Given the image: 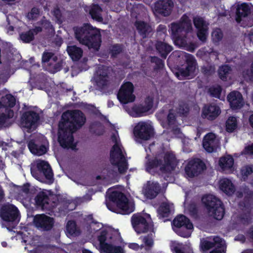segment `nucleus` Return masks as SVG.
I'll list each match as a JSON object with an SVG mask.
<instances>
[{"instance_id":"1","label":"nucleus","mask_w":253,"mask_h":253,"mask_svg":"<svg viewBox=\"0 0 253 253\" xmlns=\"http://www.w3.org/2000/svg\"><path fill=\"white\" fill-rule=\"evenodd\" d=\"M85 118L78 110L68 111L62 116L59 124L58 142L63 148L75 149L76 144L74 141L73 133L84 125Z\"/></svg>"},{"instance_id":"2","label":"nucleus","mask_w":253,"mask_h":253,"mask_svg":"<svg viewBox=\"0 0 253 253\" xmlns=\"http://www.w3.org/2000/svg\"><path fill=\"white\" fill-rule=\"evenodd\" d=\"M170 28L172 39L176 45L189 51L194 50L189 35L192 28L191 21L187 16H182L179 23L171 24Z\"/></svg>"},{"instance_id":"3","label":"nucleus","mask_w":253,"mask_h":253,"mask_svg":"<svg viewBox=\"0 0 253 253\" xmlns=\"http://www.w3.org/2000/svg\"><path fill=\"white\" fill-rule=\"evenodd\" d=\"M177 163L175 156L172 152H164L158 155L154 160L146 163V170L152 174L159 171L168 173L174 170Z\"/></svg>"},{"instance_id":"4","label":"nucleus","mask_w":253,"mask_h":253,"mask_svg":"<svg viewBox=\"0 0 253 253\" xmlns=\"http://www.w3.org/2000/svg\"><path fill=\"white\" fill-rule=\"evenodd\" d=\"M76 39L82 44L86 45L89 48L97 50L100 45L101 35L98 29L94 28L89 24L75 29Z\"/></svg>"},{"instance_id":"5","label":"nucleus","mask_w":253,"mask_h":253,"mask_svg":"<svg viewBox=\"0 0 253 253\" xmlns=\"http://www.w3.org/2000/svg\"><path fill=\"white\" fill-rule=\"evenodd\" d=\"M111 140L114 143L110 152V162L116 166L120 173L124 172L127 169V164L121 144L118 132L114 130L111 135Z\"/></svg>"},{"instance_id":"6","label":"nucleus","mask_w":253,"mask_h":253,"mask_svg":"<svg viewBox=\"0 0 253 253\" xmlns=\"http://www.w3.org/2000/svg\"><path fill=\"white\" fill-rule=\"evenodd\" d=\"M120 234L118 230L109 229L101 231L98 240L102 249V253H124L123 248L116 246L109 242V239L119 238Z\"/></svg>"},{"instance_id":"7","label":"nucleus","mask_w":253,"mask_h":253,"mask_svg":"<svg viewBox=\"0 0 253 253\" xmlns=\"http://www.w3.org/2000/svg\"><path fill=\"white\" fill-rule=\"evenodd\" d=\"M110 200L116 205L117 209L111 208L109 204L106 205L110 210L123 214H129L134 210L133 202L129 201L123 193L117 191L112 192L110 196Z\"/></svg>"},{"instance_id":"8","label":"nucleus","mask_w":253,"mask_h":253,"mask_svg":"<svg viewBox=\"0 0 253 253\" xmlns=\"http://www.w3.org/2000/svg\"><path fill=\"white\" fill-rule=\"evenodd\" d=\"M202 202L205 205L210 216L216 219H221L224 214V209L221 201L212 195L204 196Z\"/></svg>"},{"instance_id":"9","label":"nucleus","mask_w":253,"mask_h":253,"mask_svg":"<svg viewBox=\"0 0 253 253\" xmlns=\"http://www.w3.org/2000/svg\"><path fill=\"white\" fill-rule=\"evenodd\" d=\"M0 215L1 218L7 222H10V227H7L6 223H3L2 227H5L10 231V228H13L15 226L14 222L19 220V212L17 209L12 205L7 204L4 205L0 211Z\"/></svg>"},{"instance_id":"10","label":"nucleus","mask_w":253,"mask_h":253,"mask_svg":"<svg viewBox=\"0 0 253 253\" xmlns=\"http://www.w3.org/2000/svg\"><path fill=\"white\" fill-rule=\"evenodd\" d=\"M133 134L136 139H149L153 135V127L150 122H140L134 127Z\"/></svg>"},{"instance_id":"11","label":"nucleus","mask_w":253,"mask_h":253,"mask_svg":"<svg viewBox=\"0 0 253 253\" xmlns=\"http://www.w3.org/2000/svg\"><path fill=\"white\" fill-rule=\"evenodd\" d=\"M131 223L135 231L138 233L146 232L151 230L152 227L149 215L144 217L139 213L133 214L131 217Z\"/></svg>"},{"instance_id":"12","label":"nucleus","mask_w":253,"mask_h":253,"mask_svg":"<svg viewBox=\"0 0 253 253\" xmlns=\"http://www.w3.org/2000/svg\"><path fill=\"white\" fill-rule=\"evenodd\" d=\"M2 101L3 105L0 102V125L4 124L7 119L13 117V112L7 107H12L14 105L15 98L12 95L7 94L2 97Z\"/></svg>"},{"instance_id":"13","label":"nucleus","mask_w":253,"mask_h":253,"mask_svg":"<svg viewBox=\"0 0 253 253\" xmlns=\"http://www.w3.org/2000/svg\"><path fill=\"white\" fill-rule=\"evenodd\" d=\"M179 56L185 60L187 65L185 69H181L178 73H176L177 78L182 80L183 77H188L194 72L196 68L195 61L192 55L183 51L179 52Z\"/></svg>"},{"instance_id":"14","label":"nucleus","mask_w":253,"mask_h":253,"mask_svg":"<svg viewBox=\"0 0 253 253\" xmlns=\"http://www.w3.org/2000/svg\"><path fill=\"white\" fill-rule=\"evenodd\" d=\"M133 92V85L130 82H126L122 85L118 93V98L124 104L131 102L135 100Z\"/></svg>"},{"instance_id":"15","label":"nucleus","mask_w":253,"mask_h":253,"mask_svg":"<svg viewBox=\"0 0 253 253\" xmlns=\"http://www.w3.org/2000/svg\"><path fill=\"white\" fill-rule=\"evenodd\" d=\"M39 115L34 112L29 111L24 113L21 119V126L27 132L33 131L37 127Z\"/></svg>"},{"instance_id":"16","label":"nucleus","mask_w":253,"mask_h":253,"mask_svg":"<svg viewBox=\"0 0 253 253\" xmlns=\"http://www.w3.org/2000/svg\"><path fill=\"white\" fill-rule=\"evenodd\" d=\"M48 143L47 139L44 137H41V141L36 139L31 140L29 142L28 148L31 152L38 156H41L45 154L47 150Z\"/></svg>"},{"instance_id":"17","label":"nucleus","mask_w":253,"mask_h":253,"mask_svg":"<svg viewBox=\"0 0 253 253\" xmlns=\"http://www.w3.org/2000/svg\"><path fill=\"white\" fill-rule=\"evenodd\" d=\"M35 226L43 230L51 229L54 224L53 218L44 214H37L34 218Z\"/></svg>"},{"instance_id":"18","label":"nucleus","mask_w":253,"mask_h":253,"mask_svg":"<svg viewBox=\"0 0 253 253\" xmlns=\"http://www.w3.org/2000/svg\"><path fill=\"white\" fill-rule=\"evenodd\" d=\"M36 166L38 171L42 173L47 180L46 182L51 183L53 181V173L48 163L43 160H37L33 163V167Z\"/></svg>"},{"instance_id":"19","label":"nucleus","mask_w":253,"mask_h":253,"mask_svg":"<svg viewBox=\"0 0 253 253\" xmlns=\"http://www.w3.org/2000/svg\"><path fill=\"white\" fill-rule=\"evenodd\" d=\"M204 164L200 160L190 161L185 168L186 175L189 177H193L205 169Z\"/></svg>"},{"instance_id":"20","label":"nucleus","mask_w":253,"mask_h":253,"mask_svg":"<svg viewBox=\"0 0 253 253\" xmlns=\"http://www.w3.org/2000/svg\"><path fill=\"white\" fill-rule=\"evenodd\" d=\"M161 190V187L158 182L148 181L144 185L142 193L146 198L152 199L158 195Z\"/></svg>"},{"instance_id":"21","label":"nucleus","mask_w":253,"mask_h":253,"mask_svg":"<svg viewBox=\"0 0 253 253\" xmlns=\"http://www.w3.org/2000/svg\"><path fill=\"white\" fill-rule=\"evenodd\" d=\"M194 24L197 29V36L200 41L204 42L208 36V24L202 18L196 17L194 19Z\"/></svg>"},{"instance_id":"22","label":"nucleus","mask_w":253,"mask_h":253,"mask_svg":"<svg viewBox=\"0 0 253 253\" xmlns=\"http://www.w3.org/2000/svg\"><path fill=\"white\" fill-rule=\"evenodd\" d=\"M219 144V140L214 133H209L204 137L203 146L207 152H213L218 147Z\"/></svg>"},{"instance_id":"23","label":"nucleus","mask_w":253,"mask_h":253,"mask_svg":"<svg viewBox=\"0 0 253 253\" xmlns=\"http://www.w3.org/2000/svg\"><path fill=\"white\" fill-rule=\"evenodd\" d=\"M227 99L233 109H240L244 104L242 95L238 91L230 92L227 96Z\"/></svg>"},{"instance_id":"24","label":"nucleus","mask_w":253,"mask_h":253,"mask_svg":"<svg viewBox=\"0 0 253 253\" xmlns=\"http://www.w3.org/2000/svg\"><path fill=\"white\" fill-rule=\"evenodd\" d=\"M172 6L171 0H159L155 3L154 8L157 13L167 16L170 14Z\"/></svg>"},{"instance_id":"25","label":"nucleus","mask_w":253,"mask_h":253,"mask_svg":"<svg viewBox=\"0 0 253 253\" xmlns=\"http://www.w3.org/2000/svg\"><path fill=\"white\" fill-rule=\"evenodd\" d=\"M220 109L215 105L205 106L203 109L202 116L208 120H212L215 119L220 113Z\"/></svg>"},{"instance_id":"26","label":"nucleus","mask_w":253,"mask_h":253,"mask_svg":"<svg viewBox=\"0 0 253 253\" xmlns=\"http://www.w3.org/2000/svg\"><path fill=\"white\" fill-rule=\"evenodd\" d=\"M94 80L96 84L100 87L107 84L108 81L106 68L104 67H99Z\"/></svg>"},{"instance_id":"27","label":"nucleus","mask_w":253,"mask_h":253,"mask_svg":"<svg viewBox=\"0 0 253 253\" xmlns=\"http://www.w3.org/2000/svg\"><path fill=\"white\" fill-rule=\"evenodd\" d=\"M173 230L175 228H185L187 229L191 230L193 228V224L184 215H180L175 217L173 221Z\"/></svg>"},{"instance_id":"28","label":"nucleus","mask_w":253,"mask_h":253,"mask_svg":"<svg viewBox=\"0 0 253 253\" xmlns=\"http://www.w3.org/2000/svg\"><path fill=\"white\" fill-rule=\"evenodd\" d=\"M221 190L227 195H231L235 191V188L232 181L227 178L221 179L219 182Z\"/></svg>"},{"instance_id":"29","label":"nucleus","mask_w":253,"mask_h":253,"mask_svg":"<svg viewBox=\"0 0 253 253\" xmlns=\"http://www.w3.org/2000/svg\"><path fill=\"white\" fill-rule=\"evenodd\" d=\"M67 51L73 61L79 60L83 56V50L75 45H68Z\"/></svg>"},{"instance_id":"30","label":"nucleus","mask_w":253,"mask_h":253,"mask_svg":"<svg viewBox=\"0 0 253 253\" xmlns=\"http://www.w3.org/2000/svg\"><path fill=\"white\" fill-rule=\"evenodd\" d=\"M251 7L246 3H242L238 6L237 9V18L236 19L237 22H240L241 17L247 16L251 12Z\"/></svg>"},{"instance_id":"31","label":"nucleus","mask_w":253,"mask_h":253,"mask_svg":"<svg viewBox=\"0 0 253 253\" xmlns=\"http://www.w3.org/2000/svg\"><path fill=\"white\" fill-rule=\"evenodd\" d=\"M173 211V204L170 203H163L158 210L160 217H167Z\"/></svg>"},{"instance_id":"32","label":"nucleus","mask_w":253,"mask_h":253,"mask_svg":"<svg viewBox=\"0 0 253 253\" xmlns=\"http://www.w3.org/2000/svg\"><path fill=\"white\" fill-rule=\"evenodd\" d=\"M233 165L234 160L229 155L221 158L219 161V165L223 170L231 169Z\"/></svg>"},{"instance_id":"33","label":"nucleus","mask_w":253,"mask_h":253,"mask_svg":"<svg viewBox=\"0 0 253 253\" xmlns=\"http://www.w3.org/2000/svg\"><path fill=\"white\" fill-rule=\"evenodd\" d=\"M156 48L162 57L166 58L167 55L172 49V47L164 42H158L156 44Z\"/></svg>"},{"instance_id":"34","label":"nucleus","mask_w":253,"mask_h":253,"mask_svg":"<svg viewBox=\"0 0 253 253\" xmlns=\"http://www.w3.org/2000/svg\"><path fill=\"white\" fill-rule=\"evenodd\" d=\"M66 232L68 236H77L80 233V230L73 221H69L66 225Z\"/></svg>"},{"instance_id":"35","label":"nucleus","mask_w":253,"mask_h":253,"mask_svg":"<svg viewBox=\"0 0 253 253\" xmlns=\"http://www.w3.org/2000/svg\"><path fill=\"white\" fill-rule=\"evenodd\" d=\"M135 26L143 38L146 37L147 35L152 31L151 27L142 21H137Z\"/></svg>"},{"instance_id":"36","label":"nucleus","mask_w":253,"mask_h":253,"mask_svg":"<svg viewBox=\"0 0 253 253\" xmlns=\"http://www.w3.org/2000/svg\"><path fill=\"white\" fill-rule=\"evenodd\" d=\"M89 12L93 19L98 22L102 21L103 19L101 14L102 9L98 5H92L89 9Z\"/></svg>"},{"instance_id":"37","label":"nucleus","mask_w":253,"mask_h":253,"mask_svg":"<svg viewBox=\"0 0 253 253\" xmlns=\"http://www.w3.org/2000/svg\"><path fill=\"white\" fill-rule=\"evenodd\" d=\"M126 111L130 115L134 117L142 116L144 113L147 112L145 111V109L143 105H135L130 109H127Z\"/></svg>"},{"instance_id":"38","label":"nucleus","mask_w":253,"mask_h":253,"mask_svg":"<svg viewBox=\"0 0 253 253\" xmlns=\"http://www.w3.org/2000/svg\"><path fill=\"white\" fill-rule=\"evenodd\" d=\"M213 240L216 244L215 246L216 248L211 251L210 253H225L226 250L225 241L219 237H215Z\"/></svg>"},{"instance_id":"39","label":"nucleus","mask_w":253,"mask_h":253,"mask_svg":"<svg viewBox=\"0 0 253 253\" xmlns=\"http://www.w3.org/2000/svg\"><path fill=\"white\" fill-rule=\"evenodd\" d=\"M41 31V28L37 27L34 30H30L27 32L22 34L20 35V38L25 42H29L33 40L34 33H37Z\"/></svg>"},{"instance_id":"40","label":"nucleus","mask_w":253,"mask_h":253,"mask_svg":"<svg viewBox=\"0 0 253 253\" xmlns=\"http://www.w3.org/2000/svg\"><path fill=\"white\" fill-rule=\"evenodd\" d=\"M30 190V185L26 184L23 187H17L15 190L17 192H19L16 196L17 198L19 199L26 198L29 194Z\"/></svg>"},{"instance_id":"41","label":"nucleus","mask_w":253,"mask_h":253,"mask_svg":"<svg viewBox=\"0 0 253 253\" xmlns=\"http://www.w3.org/2000/svg\"><path fill=\"white\" fill-rule=\"evenodd\" d=\"M172 250L176 253H193L192 250L189 246H182L179 243L174 244L172 247Z\"/></svg>"},{"instance_id":"42","label":"nucleus","mask_w":253,"mask_h":253,"mask_svg":"<svg viewBox=\"0 0 253 253\" xmlns=\"http://www.w3.org/2000/svg\"><path fill=\"white\" fill-rule=\"evenodd\" d=\"M36 202L37 205L44 206L48 203L47 194L45 192H40L36 198Z\"/></svg>"},{"instance_id":"43","label":"nucleus","mask_w":253,"mask_h":253,"mask_svg":"<svg viewBox=\"0 0 253 253\" xmlns=\"http://www.w3.org/2000/svg\"><path fill=\"white\" fill-rule=\"evenodd\" d=\"M231 72V70L230 67L227 65L222 66L218 70L219 76L221 80H226Z\"/></svg>"},{"instance_id":"44","label":"nucleus","mask_w":253,"mask_h":253,"mask_svg":"<svg viewBox=\"0 0 253 253\" xmlns=\"http://www.w3.org/2000/svg\"><path fill=\"white\" fill-rule=\"evenodd\" d=\"M237 126L236 118L234 117H230L226 123V130L228 132H232L236 128Z\"/></svg>"},{"instance_id":"45","label":"nucleus","mask_w":253,"mask_h":253,"mask_svg":"<svg viewBox=\"0 0 253 253\" xmlns=\"http://www.w3.org/2000/svg\"><path fill=\"white\" fill-rule=\"evenodd\" d=\"M162 125L164 127H167L168 126L172 127L173 125H176V122L175 121V117L174 114L170 111L167 116V119L166 123L163 122H162Z\"/></svg>"},{"instance_id":"46","label":"nucleus","mask_w":253,"mask_h":253,"mask_svg":"<svg viewBox=\"0 0 253 253\" xmlns=\"http://www.w3.org/2000/svg\"><path fill=\"white\" fill-rule=\"evenodd\" d=\"M213 238H210L207 240H203L201 242V247L203 250L207 251L212 248V247H215L216 246L214 241Z\"/></svg>"},{"instance_id":"47","label":"nucleus","mask_w":253,"mask_h":253,"mask_svg":"<svg viewBox=\"0 0 253 253\" xmlns=\"http://www.w3.org/2000/svg\"><path fill=\"white\" fill-rule=\"evenodd\" d=\"M55 60H58L56 56L51 52H44L42 55V62L47 64L48 63L51 64L52 62H55Z\"/></svg>"},{"instance_id":"48","label":"nucleus","mask_w":253,"mask_h":253,"mask_svg":"<svg viewBox=\"0 0 253 253\" xmlns=\"http://www.w3.org/2000/svg\"><path fill=\"white\" fill-rule=\"evenodd\" d=\"M45 66H46L47 70H48L49 72L51 73H54L60 69L61 64L59 61L55 60L54 63L52 62L51 64L48 63L47 64H45Z\"/></svg>"},{"instance_id":"49","label":"nucleus","mask_w":253,"mask_h":253,"mask_svg":"<svg viewBox=\"0 0 253 253\" xmlns=\"http://www.w3.org/2000/svg\"><path fill=\"white\" fill-rule=\"evenodd\" d=\"M211 37L212 41L217 43L221 40L223 38V34L219 29H216L214 30L211 34Z\"/></svg>"},{"instance_id":"50","label":"nucleus","mask_w":253,"mask_h":253,"mask_svg":"<svg viewBox=\"0 0 253 253\" xmlns=\"http://www.w3.org/2000/svg\"><path fill=\"white\" fill-rule=\"evenodd\" d=\"M209 91L212 96L219 98L221 92V88L219 85L213 86L210 88Z\"/></svg>"},{"instance_id":"51","label":"nucleus","mask_w":253,"mask_h":253,"mask_svg":"<svg viewBox=\"0 0 253 253\" xmlns=\"http://www.w3.org/2000/svg\"><path fill=\"white\" fill-rule=\"evenodd\" d=\"M145 109V111L148 112L153 107V98L151 96L147 97L144 101L143 105H142Z\"/></svg>"},{"instance_id":"52","label":"nucleus","mask_w":253,"mask_h":253,"mask_svg":"<svg viewBox=\"0 0 253 253\" xmlns=\"http://www.w3.org/2000/svg\"><path fill=\"white\" fill-rule=\"evenodd\" d=\"M40 15V11L38 8H33L27 15L28 19L30 20L36 19Z\"/></svg>"},{"instance_id":"53","label":"nucleus","mask_w":253,"mask_h":253,"mask_svg":"<svg viewBox=\"0 0 253 253\" xmlns=\"http://www.w3.org/2000/svg\"><path fill=\"white\" fill-rule=\"evenodd\" d=\"M91 129L97 135H101L104 132V127L100 124L93 125Z\"/></svg>"},{"instance_id":"54","label":"nucleus","mask_w":253,"mask_h":253,"mask_svg":"<svg viewBox=\"0 0 253 253\" xmlns=\"http://www.w3.org/2000/svg\"><path fill=\"white\" fill-rule=\"evenodd\" d=\"M252 172H253V166L246 167L241 169V173L244 176H247Z\"/></svg>"},{"instance_id":"55","label":"nucleus","mask_w":253,"mask_h":253,"mask_svg":"<svg viewBox=\"0 0 253 253\" xmlns=\"http://www.w3.org/2000/svg\"><path fill=\"white\" fill-rule=\"evenodd\" d=\"M143 241L144 243L145 246L149 248L152 247L154 244L152 238L149 236H146L143 237Z\"/></svg>"},{"instance_id":"56","label":"nucleus","mask_w":253,"mask_h":253,"mask_svg":"<svg viewBox=\"0 0 253 253\" xmlns=\"http://www.w3.org/2000/svg\"><path fill=\"white\" fill-rule=\"evenodd\" d=\"M189 111V108L186 104H183L179 106L178 112L181 115H185Z\"/></svg>"},{"instance_id":"57","label":"nucleus","mask_w":253,"mask_h":253,"mask_svg":"<svg viewBox=\"0 0 253 253\" xmlns=\"http://www.w3.org/2000/svg\"><path fill=\"white\" fill-rule=\"evenodd\" d=\"M41 24L42 25L43 28H44L45 29H48L52 31V26L48 21L46 20H42L41 22Z\"/></svg>"},{"instance_id":"58","label":"nucleus","mask_w":253,"mask_h":253,"mask_svg":"<svg viewBox=\"0 0 253 253\" xmlns=\"http://www.w3.org/2000/svg\"><path fill=\"white\" fill-rule=\"evenodd\" d=\"M122 51V48L119 45H114L111 49L112 56H115Z\"/></svg>"},{"instance_id":"59","label":"nucleus","mask_w":253,"mask_h":253,"mask_svg":"<svg viewBox=\"0 0 253 253\" xmlns=\"http://www.w3.org/2000/svg\"><path fill=\"white\" fill-rule=\"evenodd\" d=\"M243 76L245 78H252L253 77V63L250 71L244 72Z\"/></svg>"},{"instance_id":"60","label":"nucleus","mask_w":253,"mask_h":253,"mask_svg":"<svg viewBox=\"0 0 253 253\" xmlns=\"http://www.w3.org/2000/svg\"><path fill=\"white\" fill-rule=\"evenodd\" d=\"M91 200V197L89 195H86L84 198H77L76 199V202L77 204H81L85 201H89Z\"/></svg>"},{"instance_id":"61","label":"nucleus","mask_w":253,"mask_h":253,"mask_svg":"<svg viewBox=\"0 0 253 253\" xmlns=\"http://www.w3.org/2000/svg\"><path fill=\"white\" fill-rule=\"evenodd\" d=\"M101 225L100 224H97L95 223H92L90 225V228L91 229V232H93V231H98L100 228Z\"/></svg>"},{"instance_id":"62","label":"nucleus","mask_w":253,"mask_h":253,"mask_svg":"<svg viewBox=\"0 0 253 253\" xmlns=\"http://www.w3.org/2000/svg\"><path fill=\"white\" fill-rule=\"evenodd\" d=\"M245 153L248 154H253V144L246 147L245 149Z\"/></svg>"},{"instance_id":"63","label":"nucleus","mask_w":253,"mask_h":253,"mask_svg":"<svg viewBox=\"0 0 253 253\" xmlns=\"http://www.w3.org/2000/svg\"><path fill=\"white\" fill-rule=\"evenodd\" d=\"M128 247L133 250H138L140 249V246L136 243H130L128 244Z\"/></svg>"},{"instance_id":"64","label":"nucleus","mask_w":253,"mask_h":253,"mask_svg":"<svg viewBox=\"0 0 253 253\" xmlns=\"http://www.w3.org/2000/svg\"><path fill=\"white\" fill-rule=\"evenodd\" d=\"M54 14L58 19V20L60 21V11L58 9H56L54 11Z\"/></svg>"}]
</instances>
